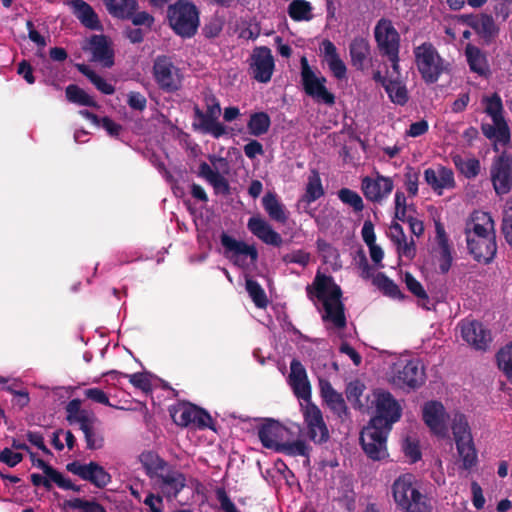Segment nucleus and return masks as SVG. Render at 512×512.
Instances as JSON below:
<instances>
[{
  "mask_svg": "<svg viewBox=\"0 0 512 512\" xmlns=\"http://www.w3.org/2000/svg\"><path fill=\"white\" fill-rule=\"evenodd\" d=\"M309 300L317 299L323 305V321L331 322L335 328L344 329L347 326L345 306L342 302V289L330 275L318 271L312 284L306 286Z\"/></svg>",
  "mask_w": 512,
  "mask_h": 512,
  "instance_id": "obj_1",
  "label": "nucleus"
},
{
  "mask_svg": "<svg viewBox=\"0 0 512 512\" xmlns=\"http://www.w3.org/2000/svg\"><path fill=\"white\" fill-rule=\"evenodd\" d=\"M414 62L424 83H436L451 72V63L443 58L435 45L426 41L413 48Z\"/></svg>",
  "mask_w": 512,
  "mask_h": 512,
  "instance_id": "obj_2",
  "label": "nucleus"
},
{
  "mask_svg": "<svg viewBox=\"0 0 512 512\" xmlns=\"http://www.w3.org/2000/svg\"><path fill=\"white\" fill-rule=\"evenodd\" d=\"M392 495L397 508L402 512H432L430 499L415 486V477L411 473L395 479Z\"/></svg>",
  "mask_w": 512,
  "mask_h": 512,
  "instance_id": "obj_3",
  "label": "nucleus"
},
{
  "mask_svg": "<svg viewBox=\"0 0 512 512\" xmlns=\"http://www.w3.org/2000/svg\"><path fill=\"white\" fill-rule=\"evenodd\" d=\"M167 19L177 35L182 38H191L197 33L200 11L191 0H177L168 5Z\"/></svg>",
  "mask_w": 512,
  "mask_h": 512,
  "instance_id": "obj_4",
  "label": "nucleus"
},
{
  "mask_svg": "<svg viewBox=\"0 0 512 512\" xmlns=\"http://www.w3.org/2000/svg\"><path fill=\"white\" fill-rule=\"evenodd\" d=\"M204 102L205 111L200 109L198 105L193 108L194 117L199 120L198 123H193V128L219 139L227 133L226 126L219 121L221 114L220 102L213 93L205 94Z\"/></svg>",
  "mask_w": 512,
  "mask_h": 512,
  "instance_id": "obj_5",
  "label": "nucleus"
},
{
  "mask_svg": "<svg viewBox=\"0 0 512 512\" xmlns=\"http://www.w3.org/2000/svg\"><path fill=\"white\" fill-rule=\"evenodd\" d=\"M153 77L159 89L166 93H174L182 86L183 75L170 57L159 55L153 63Z\"/></svg>",
  "mask_w": 512,
  "mask_h": 512,
  "instance_id": "obj_6",
  "label": "nucleus"
},
{
  "mask_svg": "<svg viewBox=\"0 0 512 512\" xmlns=\"http://www.w3.org/2000/svg\"><path fill=\"white\" fill-rule=\"evenodd\" d=\"M300 65L301 84L304 92L319 103H324L328 106L334 105L335 95L326 88V78L316 76L305 56L300 59Z\"/></svg>",
  "mask_w": 512,
  "mask_h": 512,
  "instance_id": "obj_7",
  "label": "nucleus"
},
{
  "mask_svg": "<svg viewBox=\"0 0 512 512\" xmlns=\"http://www.w3.org/2000/svg\"><path fill=\"white\" fill-rule=\"evenodd\" d=\"M390 431L371 423L363 428L360 433V444L370 459L380 461L388 456L386 442Z\"/></svg>",
  "mask_w": 512,
  "mask_h": 512,
  "instance_id": "obj_8",
  "label": "nucleus"
},
{
  "mask_svg": "<svg viewBox=\"0 0 512 512\" xmlns=\"http://www.w3.org/2000/svg\"><path fill=\"white\" fill-rule=\"evenodd\" d=\"M220 242L224 248L225 257L240 268H247L254 265L258 260V251L254 245H248L243 241L236 240L226 232L220 235Z\"/></svg>",
  "mask_w": 512,
  "mask_h": 512,
  "instance_id": "obj_9",
  "label": "nucleus"
},
{
  "mask_svg": "<svg viewBox=\"0 0 512 512\" xmlns=\"http://www.w3.org/2000/svg\"><path fill=\"white\" fill-rule=\"evenodd\" d=\"M402 414V408L390 392H381L376 396L375 415L369 423L391 430Z\"/></svg>",
  "mask_w": 512,
  "mask_h": 512,
  "instance_id": "obj_10",
  "label": "nucleus"
},
{
  "mask_svg": "<svg viewBox=\"0 0 512 512\" xmlns=\"http://www.w3.org/2000/svg\"><path fill=\"white\" fill-rule=\"evenodd\" d=\"M425 371L419 360L399 362L395 365L393 383L400 388L417 389L425 382Z\"/></svg>",
  "mask_w": 512,
  "mask_h": 512,
  "instance_id": "obj_11",
  "label": "nucleus"
},
{
  "mask_svg": "<svg viewBox=\"0 0 512 512\" xmlns=\"http://www.w3.org/2000/svg\"><path fill=\"white\" fill-rule=\"evenodd\" d=\"M490 175L497 195H505L511 191L512 157L506 151L494 158L490 168Z\"/></svg>",
  "mask_w": 512,
  "mask_h": 512,
  "instance_id": "obj_12",
  "label": "nucleus"
},
{
  "mask_svg": "<svg viewBox=\"0 0 512 512\" xmlns=\"http://www.w3.org/2000/svg\"><path fill=\"white\" fill-rule=\"evenodd\" d=\"M249 66L252 77L256 81L268 83L275 69V61L271 49L267 46L255 47L250 56Z\"/></svg>",
  "mask_w": 512,
  "mask_h": 512,
  "instance_id": "obj_13",
  "label": "nucleus"
},
{
  "mask_svg": "<svg viewBox=\"0 0 512 512\" xmlns=\"http://www.w3.org/2000/svg\"><path fill=\"white\" fill-rule=\"evenodd\" d=\"M66 470L98 488H104L111 481L110 474L101 465L93 461L87 464L73 461L66 465Z\"/></svg>",
  "mask_w": 512,
  "mask_h": 512,
  "instance_id": "obj_14",
  "label": "nucleus"
},
{
  "mask_svg": "<svg viewBox=\"0 0 512 512\" xmlns=\"http://www.w3.org/2000/svg\"><path fill=\"white\" fill-rule=\"evenodd\" d=\"M172 417L174 422L182 427L194 426L199 429H214L211 415L203 408L194 404L189 403L184 405L177 410Z\"/></svg>",
  "mask_w": 512,
  "mask_h": 512,
  "instance_id": "obj_15",
  "label": "nucleus"
},
{
  "mask_svg": "<svg viewBox=\"0 0 512 512\" xmlns=\"http://www.w3.org/2000/svg\"><path fill=\"white\" fill-rule=\"evenodd\" d=\"M84 51H89L92 60L103 67L111 68L114 65V50L110 39L104 34H93L82 45Z\"/></svg>",
  "mask_w": 512,
  "mask_h": 512,
  "instance_id": "obj_16",
  "label": "nucleus"
},
{
  "mask_svg": "<svg viewBox=\"0 0 512 512\" xmlns=\"http://www.w3.org/2000/svg\"><path fill=\"white\" fill-rule=\"evenodd\" d=\"M374 36L382 55L396 54L400 48V35L388 19H380L375 28Z\"/></svg>",
  "mask_w": 512,
  "mask_h": 512,
  "instance_id": "obj_17",
  "label": "nucleus"
},
{
  "mask_svg": "<svg viewBox=\"0 0 512 512\" xmlns=\"http://www.w3.org/2000/svg\"><path fill=\"white\" fill-rule=\"evenodd\" d=\"M461 336L465 342L477 350H486L491 342V333L477 320L464 319L459 323Z\"/></svg>",
  "mask_w": 512,
  "mask_h": 512,
  "instance_id": "obj_18",
  "label": "nucleus"
},
{
  "mask_svg": "<svg viewBox=\"0 0 512 512\" xmlns=\"http://www.w3.org/2000/svg\"><path fill=\"white\" fill-rule=\"evenodd\" d=\"M392 178L377 174L376 178L366 176L362 179L361 189L367 200L381 203L393 191Z\"/></svg>",
  "mask_w": 512,
  "mask_h": 512,
  "instance_id": "obj_19",
  "label": "nucleus"
},
{
  "mask_svg": "<svg viewBox=\"0 0 512 512\" xmlns=\"http://www.w3.org/2000/svg\"><path fill=\"white\" fill-rule=\"evenodd\" d=\"M467 249L477 262L489 264L497 252L496 235L466 239Z\"/></svg>",
  "mask_w": 512,
  "mask_h": 512,
  "instance_id": "obj_20",
  "label": "nucleus"
},
{
  "mask_svg": "<svg viewBox=\"0 0 512 512\" xmlns=\"http://www.w3.org/2000/svg\"><path fill=\"white\" fill-rule=\"evenodd\" d=\"M423 421L437 436L447 435L446 411L439 401H428L423 406Z\"/></svg>",
  "mask_w": 512,
  "mask_h": 512,
  "instance_id": "obj_21",
  "label": "nucleus"
},
{
  "mask_svg": "<svg viewBox=\"0 0 512 512\" xmlns=\"http://www.w3.org/2000/svg\"><path fill=\"white\" fill-rule=\"evenodd\" d=\"M465 237L478 238L495 234V223L490 213L474 211L465 225Z\"/></svg>",
  "mask_w": 512,
  "mask_h": 512,
  "instance_id": "obj_22",
  "label": "nucleus"
},
{
  "mask_svg": "<svg viewBox=\"0 0 512 512\" xmlns=\"http://www.w3.org/2000/svg\"><path fill=\"white\" fill-rule=\"evenodd\" d=\"M287 433V428L274 419H267L258 428V437L262 445L276 452L277 448L283 443Z\"/></svg>",
  "mask_w": 512,
  "mask_h": 512,
  "instance_id": "obj_23",
  "label": "nucleus"
},
{
  "mask_svg": "<svg viewBox=\"0 0 512 512\" xmlns=\"http://www.w3.org/2000/svg\"><path fill=\"white\" fill-rule=\"evenodd\" d=\"M424 180L438 195H442L444 189H453L456 186L452 169L442 165L437 170L425 169Z\"/></svg>",
  "mask_w": 512,
  "mask_h": 512,
  "instance_id": "obj_24",
  "label": "nucleus"
},
{
  "mask_svg": "<svg viewBox=\"0 0 512 512\" xmlns=\"http://www.w3.org/2000/svg\"><path fill=\"white\" fill-rule=\"evenodd\" d=\"M247 228L254 236L265 244L280 247L283 243L281 235L260 216L250 217L247 223Z\"/></svg>",
  "mask_w": 512,
  "mask_h": 512,
  "instance_id": "obj_25",
  "label": "nucleus"
},
{
  "mask_svg": "<svg viewBox=\"0 0 512 512\" xmlns=\"http://www.w3.org/2000/svg\"><path fill=\"white\" fill-rule=\"evenodd\" d=\"M319 391L321 398L334 414L340 418L347 416L348 408L345 400L342 394L333 388L329 380L319 379Z\"/></svg>",
  "mask_w": 512,
  "mask_h": 512,
  "instance_id": "obj_26",
  "label": "nucleus"
},
{
  "mask_svg": "<svg viewBox=\"0 0 512 512\" xmlns=\"http://www.w3.org/2000/svg\"><path fill=\"white\" fill-rule=\"evenodd\" d=\"M461 20L485 40H491L498 33V28L490 15L465 14L461 16Z\"/></svg>",
  "mask_w": 512,
  "mask_h": 512,
  "instance_id": "obj_27",
  "label": "nucleus"
},
{
  "mask_svg": "<svg viewBox=\"0 0 512 512\" xmlns=\"http://www.w3.org/2000/svg\"><path fill=\"white\" fill-rule=\"evenodd\" d=\"M351 65L359 71L368 67L371 60V47L369 41L363 37H355L349 45Z\"/></svg>",
  "mask_w": 512,
  "mask_h": 512,
  "instance_id": "obj_28",
  "label": "nucleus"
},
{
  "mask_svg": "<svg viewBox=\"0 0 512 512\" xmlns=\"http://www.w3.org/2000/svg\"><path fill=\"white\" fill-rule=\"evenodd\" d=\"M69 5L83 26L91 30H102L99 17L90 4L84 0H70Z\"/></svg>",
  "mask_w": 512,
  "mask_h": 512,
  "instance_id": "obj_29",
  "label": "nucleus"
},
{
  "mask_svg": "<svg viewBox=\"0 0 512 512\" xmlns=\"http://www.w3.org/2000/svg\"><path fill=\"white\" fill-rule=\"evenodd\" d=\"M198 176L205 179L213 187L215 194H230L231 191L228 180L218 171H214L208 163H200Z\"/></svg>",
  "mask_w": 512,
  "mask_h": 512,
  "instance_id": "obj_30",
  "label": "nucleus"
},
{
  "mask_svg": "<svg viewBox=\"0 0 512 512\" xmlns=\"http://www.w3.org/2000/svg\"><path fill=\"white\" fill-rule=\"evenodd\" d=\"M158 476L161 480L162 489L168 496L177 497L186 486L185 475L177 470H169Z\"/></svg>",
  "mask_w": 512,
  "mask_h": 512,
  "instance_id": "obj_31",
  "label": "nucleus"
},
{
  "mask_svg": "<svg viewBox=\"0 0 512 512\" xmlns=\"http://www.w3.org/2000/svg\"><path fill=\"white\" fill-rule=\"evenodd\" d=\"M481 130L483 135L495 142L506 145L510 142V130L505 120L493 121V124L482 123Z\"/></svg>",
  "mask_w": 512,
  "mask_h": 512,
  "instance_id": "obj_32",
  "label": "nucleus"
},
{
  "mask_svg": "<svg viewBox=\"0 0 512 512\" xmlns=\"http://www.w3.org/2000/svg\"><path fill=\"white\" fill-rule=\"evenodd\" d=\"M262 205L269 217L281 224H285L288 220L285 206L278 200L275 193L268 192L262 198Z\"/></svg>",
  "mask_w": 512,
  "mask_h": 512,
  "instance_id": "obj_33",
  "label": "nucleus"
},
{
  "mask_svg": "<svg viewBox=\"0 0 512 512\" xmlns=\"http://www.w3.org/2000/svg\"><path fill=\"white\" fill-rule=\"evenodd\" d=\"M104 3L109 14L119 19L130 18L138 8L137 0H104Z\"/></svg>",
  "mask_w": 512,
  "mask_h": 512,
  "instance_id": "obj_34",
  "label": "nucleus"
},
{
  "mask_svg": "<svg viewBox=\"0 0 512 512\" xmlns=\"http://www.w3.org/2000/svg\"><path fill=\"white\" fill-rule=\"evenodd\" d=\"M61 509L64 512H69V510H77L79 512H107L105 507L95 499L87 500L84 498H73L65 500L61 504Z\"/></svg>",
  "mask_w": 512,
  "mask_h": 512,
  "instance_id": "obj_35",
  "label": "nucleus"
},
{
  "mask_svg": "<svg viewBox=\"0 0 512 512\" xmlns=\"http://www.w3.org/2000/svg\"><path fill=\"white\" fill-rule=\"evenodd\" d=\"M271 126V118L264 111L254 112L247 122V130L251 136L260 137L266 134Z\"/></svg>",
  "mask_w": 512,
  "mask_h": 512,
  "instance_id": "obj_36",
  "label": "nucleus"
},
{
  "mask_svg": "<svg viewBox=\"0 0 512 512\" xmlns=\"http://www.w3.org/2000/svg\"><path fill=\"white\" fill-rule=\"evenodd\" d=\"M465 54L469 68L478 75H485L488 71L487 60L481 50L473 45H467Z\"/></svg>",
  "mask_w": 512,
  "mask_h": 512,
  "instance_id": "obj_37",
  "label": "nucleus"
},
{
  "mask_svg": "<svg viewBox=\"0 0 512 512\" xmlns=\"http://www.w3.org/2000/svg\"><path fill=\"white\" fill-rule=\"evenodd\" d=\"M77 70L86 76L89 81L103 94L112 95L115 93V87L108 83L103 77L93 71L88 65L78 63L75 65Z\"/></svg>",
  "mask_w": 512,
  "mask_h": 512,
  "instance_id": "obj_38",
  "label": "nucleus"
},
{
  "mask_svg": "<svg viewBox=\"0 0 512 512\" xmlns=\"http://www.w3.org/2000/svg\"><path fill=\"white\" fill-rule=\"evenodd\" d=\"M81 424L79 425L80 430L83 432L86 448L89 450H97L103 446V437L98 435L94 430V423L96 421L95 416H91L88 420L80 419Z\"/></svg>",
  "mask_w": 512,
  "mask_h": 512,
  "instance_id": "obj_39",
  "label": "nucleus"
},
{
  "mask_svg": "<svg viewBox=\"0 0 512 512\" xmlns=\"http://www.w3.org/2000/svg\"><path fill=\"white\" fill-rule=\"evenodd\" d=\"M312 5L307 0H292L288 5L289 17L295 22L310 21L313 18Z\"/></svg>",
  "mask_w": 512,
  "mask_h": 512,
  "instance_id": "obj_40",
  "label": "nucleus"
},
{
  "mask_svg": "<svg viewBox=\"0 0 512 512\" xmlns=\"http://www.w3.org/2000/svg\"><path fill=\"white\" fill-rule=\"evenodd\" d=\"M456 448L462 460V467L465 470H470L477 464L478 456L473 439L470 441H457Z\"/></svg>",
  "mask_w": 512,
  "mask_h": 512,
  "instance_id": "obj_41",
  "label": "nucleus"
},
{
  "mask_svg": "<svg viewBox=\"0 0 512 512\" xmlns=\"http://www.w3.org/2000/svg\"><path fill=\"white\" fill-rule=\"evenodd\" d=\"M324 195L321 178L317 170H312L308 177L306 191L302 200L308 204L318 200Z\"/></svg>",
  "mask_w": 512,
  "mask_h": 512,
  "instance_id": "obj_42",
  "label": "nucleus"
},
{
  "mask_svg": "<svg viewBox=\"0 0 512 512\" xmlns=\"http://www.w3.org/2000/svg\"><path fill=\"white\" fill-rule=\"evenodd\" d=\"M139 460L150 477L158 475V472L164 470L167 465L165 460L152 451L141 453Z\"/></svg>",
  "mask_w": 512,
  "mask_h": 512,
  "instance_id": "obj_43",
  "label": "nucleus"
},
{
  "mask_svg": "<svg viewBox=\"0 0 512 512\" xmlns=\"http://www.w3.org/2000/svg\"><path fill=\"white\" fill-rule=\"evenodd\" d=\"M65 93L67 100L71 103L94 108L98 107L97 102L88 93L75 84L68 85Z\"/></svg>",
  "mask_w": 512,
  "mask_h": 512,
  "instance_id": "obj_44",
  "label": "nucleus"
},
{
  "mask_svg": "<svg viewBox=\"0 0 512 512\" xmlns=\"http://www.w3.org/2000/svg\"><path fill=\"white\" fill-rule=\"evenodd\" d=\"M373 283L384 293L394 299H404V294L401 292L399 286L384 273H378L373 280Z\"/></svg>",
  "mask_w": 512,
  "mask_h": 512,
  "instance_id": "obj_45",
  "label": "nucleus"
},
{
  "mask_svg": "<svg viewBox=\"0 0 512 512\" xmlns=\"http://www.w3.org/2000/svg\"><path fill=\"white\" fill-rule=\"evenodd\" d=\"M452 432L454 435L455 443L457 441H470L473 439L471 429L467 418L462 413H456L452 420Z\"/></svg>",
  "mask_w": 512,
  "mask_h": 512,
  "instance_id": "obj_46",
  "label": "nucleus"
},
{
  "mask_svg": "<svg viewBox=\"0 0 512 512\" xmlns=\"http://www.w3.org/2000/svg\"><path fill=\"white\" fill-rule=\"evenodd\" d=\"M391 102L396 105L404 106L408 100V91L406 85L399 80H390L385 88Z\"/></svg>",
  "mask_w": 512,
  "mask_h": 512,
  "instance_id": "obj_47",
  "label": "nucleus"
},
{
  "mask_svg": "<svg viewBox=\"0 0 512 512\" xmlns=\"http://www.w3.org/2000/svg\"><path fill=\"white\" fill-rule=\"evenodd\" d=\"M453 162L460 173L467 179H473L480 173V161L476 158L463 159L461 156L457 155L453 157Z\"/></svg>",
  "mask_w": 512,
  "mask_h": 512,
  "instance_id": "obj_48",
  "label": "nucleus"
},
{
  "mask_svg": "<svg viewBox=\"0 0 512 512\" xmlns=\"http://www.w3.org/2000/svg\"><path fill=\"white\" fill-rule=\"evenodd\" d=\"M278 453L285 454L287 456H306L307 464L309 465V456L311 447L306 445L302 440H296L294 442H284L277 448Z\"/></svg>",
  "mask_w": 512,
  "mask_h": 512,
  "instance_id": "obj_49",
  "label": "nucleus"
},
{
  "mask_svg": "<svg viewBox=\"0 0 512 512\" xmlns=\"http://www.w3.org/2000/svg\"><path fill=\"white\" fill-rule=\"evenodd\" d=\"M246 291L257 308H266L269 301L265 290L262 286L254 279L247 278L245 283Z\"/></svg>",
  "mask_w": 512,
  "mask_h": 512,
  "instance_id": "obj_50",
  "label": "nucleus"
},
{
  "mask_svg": "<svg viewBox=\"0 0 512 512\" xmlns=\"http://www.w3.org/2000/svg\"><path fill=\"white\" fill-rule=\"evenodd\" d=\"M81 404H82L81 400L78 398H75V399H72L71 401H69L68 404L66 405V408H65L66 412H67L66 420L70 424L80 425L81 424L80 419L88 420L89 418H91V416H94L93 414L89 413L88 411L81 409Z\"/></svg>",
  "mask_w": 512,
  "mask_h": 512,
  "instance_id": "obj_51",
  "label": "nucleus"
},
{
  "mask_svg": "<svg viewBox=\"0 0 512 512\" xmlns=\"http://www.w3.org/2000/svg\"><path fill=\"white\" fill-rule=\"evenodd\" d=\"M404 282L409 292L419 300L423 301L422 306L429 310L430 308L426 305V303H429L430 299L423 285L409 272L405 273Z\"/></svg>",
  "mask_w": 512,
  "mask_h": 512,
  "instance_id": "obj_52",
  "label": "nucleus"
},
{
  "mask_svg": "<svg viewBox=\"0 0 512 512\" xmlns=\"http://www.w3.org/2000/svg\"><path fill=\"white\" fill-rule=\"evenodd\" d=\"M483 102L485 104V113L492 118V121L505 120L502 99L497 93L484 97Z\"/></svg>",
  "mask_w": 512,
  "mask_h": 512,
  "instance_id": "obj_53",
  "label": "nucleus"
},
{
  "mask_svg": "<svg viewBox=\"0 0 512 512\" xmlns=\"http://www.w3.org/2000/svg\"><path fill=\"white\" fill-rule=\"evenodd\" d=\"M498 367L512 380V342L501 348L496 355Z\"/></svg>",
  "mask_w": 512,
  "mask_h": 512,
  "instance_id": "obj_54",
  "label": "nucleus"
},
{
  "mask_svg": "<svg viewBox=\"0 0 512 512\" xmlns=\"http://www.w3.org/2000/svg\"><path fill=\"white\" fill-rule=\"evenodd\" d=\"M338 197L344 204L351 206L356 213L361 212L364 209V203L361 196L349 188L340 189L338 191Z\"/></svg>",
  "mask_w": 512,
  "mask_h": 512,
  "instance_id": "obj_55",
  "label": "nucleus"
},
{
  "mask_svg": "<svg viewBox=\"0 0 512 512\" xmlns=\"http://www.w3.org/2000/svg\"><path fill=\"white\" fill-rule=\"evenodd\" d=\"M420 172L411 166H406L404 173V184L408 195L415 197L418 194Z\"/></svg>",
  "mask_w": 512,
  "mask_h": 512,
  "instance_id": "obj_56",
  "label": "nucleus"
},
{
  "mask_svg": "<svg viewBox=\"0 0 512 512\" xmlns=\"http://www.w3.org/2000/svg\"><path fill=\"white\" fill-rule=\"evenodd\" d=\"M124 377L129 379V382L137 389H140L144 393L152 391V383L150 376L146 372H137L134 374H122Z\"/></svg>",
  "mask_w": 512,
  "mask_h": 512,
  "instance_id": "obj_57",
  "label": "nucleus"
},
{
  "mask_svg": "<svg viewBox=\"0 0 512 512\" xmlns=\"http://www.w3.org/2000/svg\"><path fill=\"white\" fill-rule=\"evenodd\" d=\"M303 416L307 428L310 426L319 428V425L324 422L321 410L311 402L307 404Z\"/></svg>",
  "mask_w": 512,
  "mask_h": 512,
  "instance_id": "obj_58",
  "label": "nucleus"
},
{
  "mask_svg": "<svg viewBox=\"0 0 512 512\" xmlns=\"http://www.w3.org/2000/svg\"><path fill=\"white\" fill-rule=\"evenodd\" d=\"M439 249V270L442 274H446L450 270L453 262L452 249L450 244L445 242H443L442 245H439Z\"/></svg>",
  "mask_w": 512,
  "mask_h": 512,
  "instance_id": "obj_59",
  "label": "nucleus"
},
{
  "mask_svg": "<svg viewBox=\"0 0 512 512\" xmlns=\"http://www.w3.org/2000/svg\"><path fill=\"white\" fill-rule=\"evenodd\" d=\"M364 389L365 387L360 381L350 382L345 391L348 401L354 405L358 404L359 406H362L360 397L363 394Z\"/></svg>",
  "mask_w": 512,
  "mask_h": 512,
  "instance_id": "obj_60",
  "label": "nucleus"
},
{
  "mask_svg": "<svg viewBox=\"0 0 512 512\" xmlns=\"http://www.w3.org/2000/svg\"><path fill=\"white\" fill-rule=\"evenodd\" d=\"M307 430L309 439L315 444L325 443L329 439V431L325 422H322V424L319 425V428L310 426Z\"/></svg>",
  "mask_w": 512,
  "mask_h": 512,
  "instance_id": "obj_61",
  "label": "nucleus"
},
{
  "mask_svg": "<svg viewBox=\"0 0 512 512\" xmlns=\"http://www.w3.org/2000/svg\"><path fill=\"white\" fill-rule=\"evenodd\" d=\"M215 495L220 503V509L223 512H240L233 501L230 499L224 487H218L215 490Z\"/></svg>",
  "mask_w": 512,
  "mask_h": 512,
  "instance_id": "obj_62",
  "label": "nucleus"
},
{
  "mask_svg": "<svg viewBox=\"0 0 512 512\" xmlns=\"http://www.w3.org/2000/svg\"><path fill=\"white\" fill-rule=\"evenodd\" d=\"M282 261L286 264L295 263L303 267L307 266L310 261V254L304 250H296L292 253L285 254Z\"/></svg>",
  "mask_w": 512,
  "mask_h": 512,
  "instance_id": "obj_63",
  "label": "nucleus"
},
{
  "mask_svg": "<svg viewBox=\"0 0 512 512\" xmlns=\"http://www.w3.org/2000/svg\"><path fill=\"white\" fill-rule=\"evenodd\" d=\"M501 229L506 242L512 248V204L504 210Z\"/></svg>",
  "mask_w": 512,
  "mask_h": 512,
  "instance_id": "obj_64",
  "label": "nucleus"
}]
</instances>
